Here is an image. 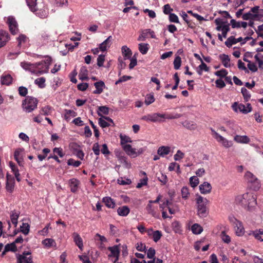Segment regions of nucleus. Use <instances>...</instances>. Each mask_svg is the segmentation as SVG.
<instances>
[{
    "label": "nucleus",
    "mask_w": 263,
    "mask_h": 263,
    "mask_svg": "<svg viewBox=\"0 0 263 263\" xmlns=\"http://www.w3.org/2000/svg\"><path fill=\"white\" fill-rule=\"evenodd\" d=\"M51 58L47 57L44 60L35 63L22 62V67L26 70H29L31 73L40 75L47 73L51 64Z\"/></svg>",
    "instance_id": "obj_1"
},
{
    "label": "nucleus",
    "mask_w": 263,
    "mask_h": 263,
    "mask_svg": "<svg viewBox=\"0 0 263 263\" xmlns=\"http://www.w3.org/2000/svg\"><path fill=\"white\" fill-rule=\"evenodd\" d=\"M30 10L40 18H45L48 11L43 0H26Z\"/></svg>",
    "instance_id": "obj_2"
},
{
    "label": "nucleus",
    "mask_w": 263,
    "mask_h": 263,
    "mask_svg": "<svg viewBox=\"0 0 263 263\" xmlns=\"http://www.w3.org/2000/svg\"><path fill=\"white\" fill-rule=\"evenodd\" d=\"M236 201L249 210L256 204V197L251 193L238 195L236 198Z\"/></svg>",
    "instance_id": "obj_3"
},
{
    "label": "nucleus",
    "mask_w": 263,
    "mask_h": 263,
    "mask_svg": "<svg viewBox=\"0 0 263 263\" xmlns=\"http://www.w3.org/2000/svg\"><path fill=\"white\" fill-rule=\"evenodd\" d=\"M180 117V115H176L175 116H173L171 115H167L164 114L152 113L142 116L141 117V120L147 122H161L163 121L162 119H172L177 118Z\"/></svg>",
    "instance_id": "obj_4"
},
{
    "label": "nucleus",
    "mask_w": 263,
    "mask_h": 263,
    "mask_svg": "<svg viewBox=\"0 0 263 263\" xmlns=\"http://www.w3.org/2000/svg\"><path fill=\"white\" fill-rule=\"evenodd\" d=\"M197 204V214L200 217H205L208 214L206 205L208 202L207 199L198 195L196 199Z\"/></svg>",
    "instance_id": "obj_5"
},
{
    "label": "nucleus",
    "mask_w": 263,
    "mask_h": 263,
    "mask_svg": "<svg viewBox=\"0 0 263 263\" xmlns=\"http://www.w3.org/2000/svg\"><path fill=\"white\" fill-rule=\"evenodd\" d=\"M245 179L250 184L254 190H258L260 187V183L258 178L251 172L247 171L245 174Z\"/></svg>",
    "instance_id": "obj_6"
},
{
    "label": "nucleus",
    "mask_w": 263,
    "mask_h": 263,
    "mask_svg": "<svg viewBox=\"0 0 263 263\" xmlns=\"http://www.w3.org/2000/svg\"><path fill=\"white\" fill-rule=\"evenodd\" d=\"M37 100L36 98L27 97L23 102V108L27 112H30L36 108Z\"/></svg>",
    "instance_id": "obj_7"
},
{
    "label": "nucleus",
    "mask_w": 263,
    "mask_h": 263,
    "mask_svg": "<svg viewBox=\"0 0 263 263\" xmlns=\"http://www.w3.org/2000/svg\"><path fill=\"white\" fill-rule=\"evenodd\" d=\"M215 23L217 25L216 30L222 32V35L223 37H227V33L230 31V24L225 22L223 19L217 18L215 20Z\"/></svg>",
    "instance_id": "obj_8"
},
{
    "label": "nucleus",
    "mask_w": 263,
    "mask_h": 263,
    "mask_svg": "<svg viewBox=\"0 0 263 263\" xmlns=\"http://www.w3.org/2000/svg\"><path fill=\"white\" fill-rule=\"evenodd\" d=\"M229 219L230 222L234 226L236 234L238 236H241L245 233V228L243 226L242 223L237 220L233 216H230L229 217Z\"/></svg>",
    "instance_id": "obj_9"
},
{
    "label": "nucleus",
    "mask_w": 263,
    "mask_h": 263,
    "mask_svg": "<svg viewBox=\"0 0 263 263\" xmlns=\"http://www.w3.org/2000/svg\"><path fill=\"white\" fill-rule=\"evenodd\" d=\"M123 149L125 152L126 154L132 158H136L138 156L142 154L145 151V148L141 147L138 149L133 148L130 144H125L123 145Z\"/></svg>",
    "instance_id": "obj_10"
},
{
    "label": "nucleus",
    "mask_w": 263,
    "mask_h": 263,
    "mask_svg": "<svg viewBox=\"0 0 263 263\" xmlns=\"http://www.w3.org/2000/svg\"><path fill=\"white\" fill-rule=\"evenodd\" d=\"M233 110L236 112H241L247 114L252 111V107L250 103H248L247 106L241 103L234 102L232 105Z\"/></svg>",
    "instance_id": "obj_11"
},
{
    "label": "nucleus",
    "mask_w": 263,
    "mask_h": 263,
    "mask_svg": "<svg viewBox=\"0 0 263 263\" xmlns=\"http://www.w3.org/2000/svg\"><path fill=\"white\" fill-rule=\"evenodd\" d=\"M7 23L8 24L11 33L15 35L18 32L17 23L13 16H9L7 18Z\"/></svg>",
    "instance_id": "obj_12"
},
{
    "label": "nucleus",
    "mask_w": 263,
    "mask_h": 263,
    "mask_svg": "<svg viewBox=\"0 0 263 263\" xmlns=\"http://www.w3.org/2000/svg\"><path fill=\"white\" fill-rule=\"evenodd\" d=\"M17 263H34L31 252L29 251L24 252L22 254L17 257Z\"/></svg>",
    "instance_id": "obj_13"
},
{
    "label": "nucleus",
    "mask_w": 263,
    "mask_h": 263,
    "mask_svg": "<svg viewBox=\"0 0 263 263\" xmlns=\"http://www.w3.org/2000/svg\"><path fill=\"white\" fill-rule=\"evenodd\" d=\"M108 250L110 251V254L108 255L109 257L114 263L116 262L119 259V256L120 254V250L118 245L113 247H109L108 248Z\"/></svg>",
    "instance_id": "obj_14"
},
{
    "label": "nucleus",
    "mask_w": 263,
    "mask_h": 263,
    "mask_svg": "<svg viewBox=\"0 0 263 263\" xmlns=\"http://www.w3.org/2000/svg\"><path fill=\"white\" fill-rule=\"evenodd\" d=\"M148 35H149L153 39L156 38L154 31L150 29H146L141 31L140 34L138 38V41H144Z\"/></svg>",
    "instance_id": "obj_15"
},
{
    "label": "nucleus",
    "mask_w": 263,
    "mask_h": 263,
    "mask_svg": "<svg viewBox=\"0 0 263 263\" xmlns=\"http://www.w3.org/2000/svg\"><path fill=\"white\" fill-rule=\"evenodd\" d=\"M10 40L9 33L5 30H0V48L4 47Z\"/></svg>",
    "instance_id": "obj_16"
},
{
    "label": "nucleus",
    "mask_w": 263,
    "mask_h": 263,
    "mask_svg": "<svg viewBox=\"0 0 263 263\" xmlns=\"http://www.w3.org/2000/svg\"><path fill=\"white\" fill-rule=\"evenodd\" d=\"M247 234L249 236L253 235L256 240L263 242V229H259L254 231L251 230L247 232Z\"/></svg>",
    "instance_id": "obj_17"
},
{
    "label": "nucleus",
    "mask_w": 263,
    "mask_h": 263,
    "mask_svg": "<svg viewBox=\"0 0 263 263\" xmlns=\"http://www.w3.org/2000/svg\"><path fill=\"white\" fill-rule=\"evenodd\" d=\"M99 125L102 128H105L111 126V124H113L112 120L108 117L105 116H102L98 120Z\"/></svg>",
    "instance_id": "obj_18"
},
{
    "label": "nucleus",
    "mask_w": 263,
    "mask_h": 263,
    "mask_svg": "<svg viewBox=\"0 0 263 263\" xmlns=\"http://www.w3.org/2000/svg\"><path fill=\"white\" fill-rule=\"evenodd\" d=\"M199 190L201 194H207L210 193L212 190V185L208 182H204L199 186Z\"/></svg>",
    "instance_id": "obj_19"
},
{
    "label": "nucleus",
    "mask_w": 263,
    "mask_h": 263,
    "mask_svg": "<svg viewBox=\"0 0 263 263\" xmlns=\"http://www.w3.org/2000/svg\"><path fill=\"white\" fill-rule=\"evenodd\" d=\"M112 36H108L103 42L99 45V49L101 51H105L110 47L112 44Z\"/></svg>",
    "instance_id": "obj_20"
},
{
    "label": "nucleus",
    "mask_w": 263,
    "mask_h": 263,
    "mask_svg": "<svg viewBox=\"0 0 263 263\" xmlns=\"http://www.w3.org/2000/svg\"><path fill=\"white\" fill-rule=\"evenodd\" d=\"M119 162L123 164V166L126 168H130L132 166V164L129 161L127 160V158L123 155L120 154L117 155Z\"/></svg>",
    "instance_id": "obj_21"
},
{
    "label": "nucleus",
    "mask_w": 263,
    "mask_h": 263,
    "mask_svg": "<svg viewBox=\"0 0 263 263\" xmlns=\"http://www.w3.org/2000/svg\"><path fill=\"white\" fill-rule=\"evenodd\" d=\"M14 186V178L7 174V182H6V189L9 192H12Z\"/></svg>",
    "instance_id": "obj_22"
},
{
    "label": "nucleus",
    "mask_w": 263,
    "mask_h": 263,
    "mask_svg": "<svg viewBox=\"0 0 263 263\" xmlns=\"http://www.w3.org/2000/svg\"><path fill=\"white\" fill-rule=\"evenodd\" d=\"M23 151L20 149H16L14 152V159L20 166H23Z\"/></svg>",
    "instance_id": "obj_23"
},
{
    "label": "nucleus",
    "mask_w": 263,
    "mask_h": 263,
    "mask_svg": "<svg viewBox=\"0 0 263 263\" xmlns=\"http://www.w3.org/2000/svg\"><path fill=\"white\" fill-rule=\"evenodd\" d=\"M94 86H95L96 90H94L93 92L95 94L101 93L105 87V83L102 81H100L95 83Z\"/></svg>",
    "instance_id": "obj_24"
},
{
    "label": "nucleus",
    "mask_w": 263,
    "mask_h": 263,
    "mask_svg": "<svg viewBox=\"0 0 263 263\" xmlns=\"http://www.w3.org/2000/svg\"><path fill=\"white\" fill-rule=\"evenodd\" d=\"M230 24L233 28H246L248 26V23L246 22L236 21L234 19H232L230 21Z\"/></svg>",
    "instance_id": "obj_25"
},
{
    "label": "nucleus",
    "mask_w": 263,
    "mask_h": 263,
    "mask_svg": "<svg viewBox=\"0 0 263 263\" xmlns=\"http://www.w3.org/2000/svg\"><path fill=\"white\" fill-rule=\"evenodd\" d=\"M234 140L237 143L241 144H248L250 141V138L246 135H236L234 138Z\"/></svg>",
    "instance_id": "obj_26"
},
{
    "label": "nucleus",
    "mask_w": 263,
    "mask_h": 263,
    "mask_svg": "<svg viewBox=\"0 0 263 263\" xmlns=\"http://www.w3.org/2000/svg\"><path fill=\"white\" fill-rule=\"evenodd\" d=\"M72 237L76 245L81 250H82L83 248V240L79 234L74 232L72 234Z\"/></svg>",
    "instance_id": "obj_27"
},
{
    "label": "nucleus",
    "mask_w": 263,
    "mask_h": 263,
    "mask_svg": "<svg viewBox=\"0 0 263 263\" xmlns=\"http://www.w3.org/2000/svg\"><path fill=\"white\" fill-rule=\"evenodd\" d=\"M69 184L71 191L73 193H75L78 190L80 181L76 178H72L69 180Z\"/></svg>",
    "instance_id": "obj_28"
},
{
    "label": "nucleus",
    "mask_w": 263,
    "mask_h": 263,
    "mask_svg": "<svg viewBox=\"0 0 263 263\" xmlns=\"http://www.w3.org/2000/svg\"><path fill=\"white\" fill-rule=\"evenodd\" d=\"M219 59L225 67L228 68L231 67L230 59L228 55L225 54H220Z\"/></svg>",
    "instance_id": "obj_29"
},
{
    "label": "nucleus",
    "mask_w": 263,
    "mask_h": 263,
    "mask_svg": "<svg viewBox=\"0 0 263 263\" xmlns=\"http://www.w3.org/2000/svg\"><path fill=\"white\" fill-rule=\"evenodd\" d=\"M242 40V38L241 37L236 39L234 36H231L229 37L225 42V44L228 47H230L233 45L236 44V43L241 42Z\"/></svg>",
    "instance_id": "obj_30"
},
{
    "label": "nucleus",
    "mask_w": 263,
    "mask_h": 263,
    "mask_svg": "<svg viewBox=\"0 0 263 263\" xmlns=\"http://www.w3.org/2000/svg\"><path fill=\"white\" fill-rule=\"evenodd\" d=\"M171 151V148L169 146H162L158 148L157 150L158 154L162 157L168 155Z\"/></svg>",
    "instance_id": "obj_31"
},
{
    "label": "nucleus",
    "mask_w": 263,
    "mask_h": 263,
    "mask_svg": "<svg viewBox=\"0 0 263 263\" xmlns=\"http://www.w3.org/2000/svg\"><path fill=\"white\" fill-rule=\"evenodd\" d=\"M216 140L218 142L221 143L222 145L226 148H229L233 145L232 141L228 140L221 135Z\"/></svg>",
    "instance_id": "obj_32"
},
{
    "label": "nucleus",
    "mask_w": 263,
    "mask_h": 263,
    "mask_svg": "<svg viewBox=\"0 0 263 263\" xmlns=\"http://www.w3.org/2000/svg\"><path fill=\"white\" fill-rule=\"evenodd\" d=\"M17 40L18 41V46L20 47L25 46L26 44L29 42L28 38L23 34L18 36Z\"/></svg>",
    "instance_id": "obj_33"
},
{
    "label": "nucleus",
    "mask_w": 263,
    "mask_h": 263,
    "mask_svg": "<svg viewBox=\"0 0 263 263\" xmlns=\"http://www.w3.org/2000/svg\"><path fill=\"white\" fill-rule=\"evenodd\" d=\"M129 212L130 209L126 205L120 206L117 209L118 214L121 216H126L129 213Z\"/></svg>",
    "instance_id": "obj_34"
},
{
    "label": "nucleus",
    "mask_w": 263,
    "mask_h": 263,
    "mask_svg": "<svg viewBox=\"0 0 263 263\" xmlns=\"http://www.w3.org/2000/svg\"><path fill=\"white\" fill-rule=\"evenodd\" d=\"M121 51L124 59H129L131 58L132 50L127 46H123L121 48Z\"/></svg>",
    "instance_id": "obj_35"
},
{
    "label": "nucleus",
    "mask_w": 263,
    "mask_h": 263,
    "mask_svg": "<svg viewBox=\"0 0 263 263\" xmlns=\"http://www.w3.org/2000/svg\"><path fill=\"white\" fill-rule=\"evenodd\" d=\"M77 114L73 110L65 109L64 110V119L67 121H69L72 118L77 116Z\"/></svg>",
    "instance_id": "obj_36"
},
{
    "label": "nucleus",
    "mask_w": 263,
    "mask_h": 263,
    "mask_svg": "<svg viewBox=\"0 0 263 263\" xmlns=\"http://www.w3.org/2000/svg\"><path fill=\"white\" fill-rule=\"evenodd\" d=\"M12 81V78L9 74H3L1 76V82L3 85H9Z\"/></svg>",
    "instance_id": "obj_37"
},
{
    "label": "nucleus",
    "mask_w": 263,
    "mask_h": 263,
    "mask_svg": "<svg viewBox=\"0 0 263 263\" xmlns=\"http://www.w3.org/2000/svg\"><path fill=\"white\" fill-rule=\"evenodd\" d=\"M103 202L108 208H114L116 205L115 201L109 197H105L103 198Z\"/></svg>",
    "instance_id": "obj_38"
},
{
    "label": "nucleus",
    "mask_w": 263,
    "mask_h": 263,
    "mask_svg": "<svg viewBox=\"0 0 263 263\" xmlns=\"http://www.w3.org/2000/svg\"><path fill=\"white\" fill-rule=\"evenodd\" d=\"M88 73L87 68L85 67H82L79 74V79L82 81L88 80Z\"/></svg>",
    "instance_id": "obj_39"
},
{
    "label": "nucleus",
    "mask_w": 263,
    "mask_h": 263,
    "mask_svg": "<svg viewBox=\"0 0 263 263\" xmlns=\"http://www.w3.org/2000/svg\"><path fill=\"white\" fill-rule=\"evenodd\" d=\"M20 214L15 211H12L10 214L11 221L12 224L16 228L17 226L18 218L19 217Z\"/></svg>",
    "instance_id": "obj_40"
},
{
    "label": "nucleus",
    "mask_w": 263,
    "mask_h": 263,
    "mask_svg": "<svg viewBox=\"0 0 263 263\" xmlns=\"http://www.w3.org/2000/svg\"><path fill=\"white\" fill-rule=\"evenodd\" d=\"M42 243L47 248L56 246L55 241L52 238H46L43 240Z\"/></svg>",
    "instance_id": "obj_41"
},
{
    "label": "nucleus",
    "mask_w": 263,
    "mask_h": 263,
    "mask_svg": "<svg viewBox=\"0 0 263 263\" xmlns=\"http://www.w3.org/2000/svg\"><path fill=\"white\" fill-rule=\"evenodd\" d=\"M149 48V46L148 44L140 43L138 44V49L142 54H145L147 52Z\"/></svg>",
    "instance_id": "obj_42"
},
{
    "label": "nucleus",
    "mask_w": 263,
    "mask_h": 263,
    "mask_svg": "<svg viewBox=\"0 0 263 263\" xmlns=\"http://www.w3.org/2000/svg\"><path fill=\"white\" fill-rule=\"evenodd\" d=\"M157 209L158 208L157 206L153 205L152 203H150L149 202H148V204L146 208V210L147 212L153 216H156Z\"/></svg>",
    "instance_id": "obj_43"
},
{
    "label": "nucleus",
    "mask_w": 263,
    "mask_h": 263,
    "mask_svg": "<svg viewBox=\"0 0 263 263\" xmlns=\"http://www.w3.org/2000/svg\"><path fill=\"white\" fill-rule=\"evenodd\" d=\"M184 127L190 130H194L196 128V124L193 121H185L182 123Z\"/></svg>",
    "instance_id": "obj_44"
},
{
    "label": "nucleus",
    "mask_w": 263,
    "mask_h": 263,
    "mask_svg": "<svg viewBox=\"0 0 263 263\" xmlns=\"http://www.w3.org/2000/svg\"><path fill=\"white\" fill-rule=\"evenodd\" d=\"M209 70V67L207 65L201 60V64L198 67L197 69V73L201 76L203 71H208Z\"/></svg>",
    "instance_id": "obj_45"
},
{
    "label": "nucleus",
    "mask_w": 263,
    "mask_h": 263,
    "mask_svg": "<svg viewBox=\"0 0 263 263\" xmlns=\"http://www.w3.org/2000/svg\"><path fill=\"white\" fill-rule=\"evenodd\" d=\"M191 230L192 232L195 234H199L203 231L202 228L197 223L194 224L192 226Z\"/></svg>",
    "instance_id": "obj_46"
},
{
    "label": "nucleus",
    "mask_w": 263,
    "mask_h": 263,
    "mask_svg": "<svg viewBox=\"0 0 263 263\" xmlns=\"http://www.w3.org/2000/svg\"><path fill=\"white\" fill-rule=\"evenodd\" d=\"M17 248L14 242H12L11 244H7L5 247L4 251L2 253L3 255L6 252L8 251H15Z\"/></svg>",
    "instance_id": "obj_47"
},
{
    "label": "nucleus",
    "mask_w": 263,
    "mask_h": 263,
    "mask_svg": "<svg viewBox=\"0 0 263 263\" xmlns=\"http://www.w3.org/2000/svg\"><path fill=\"white\" fill-rule=\"evenodd\" d=\"M21 231L25 235H27L30 230V226L27 223L23 222L22 226H20Z\"/></svg>",
    "instance_id": "obj_48"
},
{
    "label": "nucleus",
    "mask_w": 263,
    "mask_h": 263,
    "mask_svg": "<svg viewBox=\"0 0 263 263\" xmlns=\"http://www.w3.org/2000/svg\"><path fill=\"white\" fill-rule=\"evenodd\" d=\"M172 227L173 231L176 233H180L181 231V225L180 223L177 221H174L172 223Z\"/></svg>",
    "instance_id": "obj_49"
},
{
    "label": "nucleus",
    "mask_w": 263,
    "mask_h": 263,
    "mask_svg": "<svg viewBox=\"0 0 263 263\" xmlns=\"http://www.w3.org/2000/svg\"><path fill=\"white\" fill-rule=\"evenodd\" d=\"M34 83L40 88H44L45 87V79L44 77L37 78L34 81Z\"/></svg>",
    "instance_id": "obj_50"
},
{
    "label": "nucleus",
    "mask_w": 263,
    "mask_h": 263,
    "mask_svg": "<svg viewBox=\"0 0 263 263\" xmlns=\"http://www.w3.org/2000/svg\"><path fill=\"white\" fill-rule=\"evenodd\" d=\"M52 112V108L49 106H45L42 108L40 114L43 115L47 116Z\"/></svg>",
    "instance_id": "obj_51"
},
{
    "label": "nucleus",
    "mask_w": 263,
    "mask_h": 263,
    "mask_svg": "<svg viewBox=\"0 0 263 263\" xmlns=\"http://www.w3.org/2000/svg\"><path fill=\"white\" fill-rule=\"evenodd\" d=\"M220 237L222 239V240L226 243H229L231 241V239L230 236L227 235L225 231H222L220 234Z\"/></svg>",
    "instance_id": "obj_52"
},
{
    "label": "nucleus",
    "mask_w": 263,
    "mask_h": 263,
    "mask_svg": "<svg viewBox=\"0 0 263 263\" xmlns=\"http://www.w3.org/2000/svg\"><path fill=\"white\" fill-rule=\"evenodd\" d=\"M120 137L122 148H123V145L127 144V143L132 142L131 139L128 136L121 135Z\"/></svg>",
    "instance_id": "obj_53"
},
{
    "label": "nucleus",
    "mask_w": 263,
    "mask_h": 263,
    "mask_svg": "<svg viewBox=\"0 0 263 263\" xmlns=\"http://www.w3.org/2000/svg\"><path fill=\"white\" fill-rule=\"evenodd\" d=\"M241 91L245 101H248L251 98V94L250 92L245 87H242L241 88Z\"/></svg>",
    "instance_id": "obj_54"
},
{
    "label": "nucleus",
    "mask_w": 263,
    "mask_h": 263,
    "mask_svg": "<svg viewBox=\"0 0 263 263\" xmlns=\"http://www.w3.org/2000/svg\"><path fill=\"white\" fill-rule=\"evenodd\" d=\"M190 183L192 187H196L199 183V179L196 176H192L190 178Z\"/></svg>",
    "instance_id": "obj_55"
},
{
    "label": "nucleus",
    "mask_w": 263,
    "mask_h": 263,
    "mask_svg": "<svg viewBox=\"0 0 263 263\" xmlns=\"http://www.w3.org/2000/svg\"><path fill=\"white\" fill-rule=\"evenodd\" d=\"M118 183L120 185H129L131 184L132 181L128 178L120 177L117 180Z\"/></svg>",
    "instance_id": "obj_56"
},
{
    "label": "nucleus",
    "mask_w": 263,
    "mask_h": 263,
    "mask_svg": "<svg viewBox=\"0 0 263 263\" xmlns=\"http://www.w3.org/2000/svg\"><path fill=\"white\" fill-rule=\"evenodd\" d=\"M155 101V98L153 95H147L145 99V104L149 105Z\"/></svg>",
    "instance_id": "obj_57"
},
{
    "label": "nucleus",
    "mask_w": 263,
    "mask_h": 263,
    "mask_svg": "<svg viewBox=\"0 0 263 263\" xmlns=\"http://www.w3.org/2000/svg\"><path fill=\"white\" fill-rule=\"evenodd\" d=\"M108 112L109 109L108 107L105 106H100L99 107L98 115L99 116L102 117V116H103L102 114L108 115Z\"/></svg>",
    "instance_id": "obj_58"
},
{
    "label": "nucleus",
    "mask_w": 263,
    "mask_h": 263,
    "mask_svg": "<svg viewBox=\"0 0 263 263\" xmlns=\"http://www.w3.org/2000/svg\"><path fill=\"white\" fill-rule=\"evenodd\" d=\"M162 236V235L161 231L158 230L155 231L152 236L153 240L156 242H157L158 240L160 239Z\"/></svg>",
    "instance_id": "obj_59"
},
{
    "label": "nucleus",
    "mask_w": 263,
    "mask_h": 263,
    "mask_svg": "<svg viewBox=\"0 0 263 263\" xmlns=\"http://www.w3.org/2000/svg\"><path fill=\"white\" fill-rule=\"evenodd\" d=\"M190 192L189 189L186 186H183L181 189V196L182 197L185 199L189 198Z\"/></svg>",
    "instance_id": "obj_60"
},
{
    "label": "nucleus",
    "mask_w": 263,
    "mask_h": 263,
    "mask_svg": "<svg viewBox=\"0 0 263 263\" xmlns=\"http://www.w3.org/2000/svg\"><path fill=\"white\" fill-rule=\"evenodd\" d=\"M181 58L179 56L176 57L174 61V68L176 70L179 69L181 66Z\"/></svg>",
    "instance_id": "obj_61"
},
{
    "label": "nucleus",
    "mask_w": 263,
    "mask_h": 263,
    "mask_svg": "<svg viewBox=\"0 0 263 263\" xmlns=\"http://www.w3.org/2000/svg\"><path fill=\"white\" fill-rule=\"evenodd\" d=\"M255 31L257 34V37L263 39V23L257 26Z\"/></svg>",
    "instance_id": "obj_62"
},
{
    "label": "nucleus",
    "mask_w": 263,
    "mask_h": 263,
    "mask_svg": "<svg viewBox=\"0 0 263 263\" xmlns=\"http://www.w3.org/2000/svg\"><path fill=\"white\" fill-rule=\"evenodd\" d=\"M81 164V161H76L72 158L68 159L67 161V164L68 165H71L74 167H78Z\"/></svg>",
    "instance_id": "obj_63"
},
{
    "label": "nucleus",
    "mask_w": 263,
    "mask_h": 263,
    "mask_svg": "<svg viewBox=\"0 0 263 263\" xmlns=\"http://www.w3.org/2000/svg\"><path fill=\"white\" fill-rule=\"evenodd\" d=\"M227 126L232 130L233 134H234L236 133L237 126L233 122L229 121L227 122Z\"/></svg>",
    "instance_id": "obj_64"
}]
</instances>
